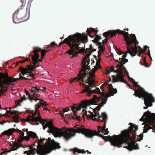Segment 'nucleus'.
Here are the masks:
<instances>
[{
	"mask_svg": "<svg viewBox=\"0 0 155 155\" xmlns=\"http://www.w3.org/2000/svg\"><path fill=\"white\" fill-rule=\"evenodd\" d=\"M127 130L122 131L121 134L118 135H114L113 137L104 136L102 135L107 134L109 133L108 129H105L106 123H105L101 127L97 126L98 132L96 130H93L85 129L83 125H76L74 127V129L68 128L65 127L58 129L55 127L52 120L49 119V133H52L55 137H63L66 141H68L74 136L76 133H81L87 137L91 138L94 136H97L102 137L105 142L109 141L111 145L114 147H120L122 145L125 143L124 147L129 150L134 149H138L137 143L135 145L137 141L136 131L138 129V126L131 123Z\"/></svg>",
	"mask_w": 155,
	"mask_h": 155,
	"instance_id": "obj_1",
	"label": "nucleus"
},
{
	"mask_svg": "<svg viewBox=\"0 0 155 155\" xmlns=\"http://www.w3.org/2000/svg\"><path fill=\"white\" fill-rule=\"evenodd\" d=\"M46 89L45 87H39L38 86L32 87L31 88V92L33 97L31 96L28 91H25L26 94L28 96V99L31 101L32 102L33 101L35 102L39 101L35 105V110L29 109L26 110L27 112L29 113L30 114L27 116V118L25 120V121L28 122L32 125H38L41 123L43 126V128L44 130L48 127V121L47 120H45L44 119L41 118L38 109L41 107V105H46L47 103L44 101L41 98H39L40 93L42 91L45 92Z\"/></svg>",
	"mask_w": 155,
	"mask_h": 155,
	"instance_id": "obj_2",
	"label": "nucleus"
},
{
	"mask_svg": "<svg viewBox=\"0 0 155 155\" xmlns=\"http://www.w3.org/2000/svg\"><path fill=\"white\" fill-rule=\"evenodd\" d=\"M98 68L95 67L92 69V71H91L89 72V74L87 75L86 73L83 75L80 74L78 76V78L75 77L72 80H70L71 83V84L73 81L76 80L77 81L82 84L84 89L81 93H87V96H90L91 94L93 93H97V94H100L101 96L99 97H101L102 98H105V93L104 92H101L100 89L98 88H96L95 89L92 90V88L93 87V85L96 84L95 80L93 79L94 76L95 72Z\"/></svg>",
	"mask_w": 155,
	"mask_h": 155,
	"instance_id": "obj_3",
	"label": "nucleus"
},
{
	"mask_svg": "<svg viewBox=\"0 0 155 155\" xmlns=\"http://www.w3.org/2000/svg\"><path fill=\"white\" fill-rule=\"evenodd\" d=\"M39 51H41L42 58H44L46 53L45 50H43L41 48L38 47L35 48L33 51L32 52L34 53V56L31 55V54L29 55V56H32V63L33 65H32L31 64L30 65H27L28 68H24L20 67L19 70H18V72L21 71V73L23 76H22L21 74H19V78H13L14 79H16L15 81H14V82L16 81L17 80H20L21 79H24V80H31L34 78V74H32L31 72H28V70L32 71H34L35 68L36 64L38 62V61H41V60L39 59V56L38 54V52Z\"/></svg>",
	"mask_w": 155,
	"mask_h": 155,
	"instance_id": "obj_4",
	"label": "nucleus"
},
{
	"mask_svg": "<svg viewBox=\"0 0 155 155\" xmlns=\"http://www.w3.org/2000/svg\"><path fill=\"white\" fill-rule=\"evenodd\" d=\"M27 136L24 137L18 140V142L21 143L23 140H29L30 138H37L38 142L37 143L38 148L37 153L40 155H45L48 153V138L46 140L44 138L39 139L37 134L34 132L29 131L28 129L26 130Z\"/></svg>",
	"mask_w": 155,
	"mask_h": 155,
	"instance_id": "obj_5",
	"label": "nucleus"
},
{
	"mask_svg": "<svg viewBox=\"0 0 155 155\" xmlns=\"http://www.w3.org/2000/svg\"><path fill=\"white\" fill-rule=\"evenodd\" d=\"M118 31L121 32L125 33V39L124 40L127 42V44L128 45H130L132 43H134L135 45L134 47H131V49L128 48V52H129L130 55L132 56H135L137 52H138L137 55L139 56H141L142 53H144L146 51L147 48L149 47L145 46L144 47V49L143 50L140 46L137 45L138 44V42L134 34H131V35L132 39L128 36V32L124 31H120L118 30Z\"/></svg>",
	"mask_w": 155,
	"mask_h": 155,
	"instance_id": "obj_6",
	"label": "nucleus"
},
{
	"mask_svg": "<svg viewBox=\"0 0 155 155\" xmlns=\"http://www.w3.org/2000/svg\"><path fill=\"white\" fill-rule=\"evenodd\" d=\"M106 99L105 98H102L101 97H98L96 95H94L93 98L89 100H85L82 102V106L84 108H86L87 106L90 105L91 104L97 105V103L100 102L101 100V102L100 103L99 105L96 107L95 108L93 109V111L94 114L91 111H89L88 113L90 114V115H87V118H93V117H97L98 114V112H97V110H98V111L100 110L101 108L103 106L104 104V100Z\"/></svg>",
	"mask_w": 155,
	"mask_h": 155,
	"instance_id": "obj_7",
	"label": "nucleus"
},
{
	"mask_svg": "<svg viewBox=\"0 0 155 155\" xmlns=\"http://www.w3.org/2000/svg\"><path fill=\"white\" fill-rule=\"evenodd\" d=\"M16 79H18L9 77L7 73H0V96L4 94V92L7 91L8 88L13 84Z\"/></svg>",
	"mask_w": 155,
	"mask_h": 155,
	"instance_id": "obj_8",
	"label": "nucleus"
},
{
	"mask_svg": "<svg viewBox=\"0 0 155 155\" xmlns=\"http://www.w3.org/2000/svg\"><path fill=\"white\" fill-rule=\"evenodd\" d=\"M134 95L140 98L142 97L144 98V104L146 106L143 107L144 109H146L148 107L152 106V103L155 102V98L152 94L146 92L143 89L141 88L138 90H135Z\"/></svg>",
	"mask_w": 155,
	"mask_h": 155,
	"instance_id": "obj_9",
	"label": "nucleus"
},
{
	"mask_svg": "<svg viewBox=\"0 0 155 155\" xmlns=\"http://www.w3.org/2000/svg\"><path fill=\"white\" fill-rule=\"evenodd\" d=\"M127 45V52L124 53L119 49L117 48L116 49V52L117 53V54L119 55L122 54L123 53L124 54L123 55L122 58H119V60H120V63L121 65L120 66H119V65H116V68H118V69L116 71V72H119V74L117 77H115L114 76L115 79H117V78H119L122 80V78H123L122 72L123 69L125 71H127L126 68L124 66V64L127 62L128 61V59H126V57L127 56V53H129L130 54L129 52H128V48L131 50V47H132L131 46H130V45ZM121 81H123L122 80Z\"/></svg>",
	"mask_w": 155,
	"mask_h": 155,
	"instance_id": "obj_10",
	"label": "nucleus"
},
{
	"mask_svg": "<svg viewBox=\"0 0 155 155\" xmlns=\"http://www.w3.org/2000/svg\"><path fill=\"white\" fill-rule=\"evenodd\" d=\"M144 117H149L151 119V121H149L147 124H145L144 126L143 133H146L150 129H152V132H154L155 129V126L152 124L153 120H155V114L151 113L148 110L145 112L143 115L140 119L141 121L145 119Z\"/></svg>",
	"mask_w": 155,
	"mask_h": 155,
	"instance_id": "obj_11",
	"label": "nucleus"
},
{
	"mask_svg": "<svg viewBox=\"0 0 155 155\" xmlns=\"http://www.w3.org/2000/svg\"><path fill=\"white\" fill-rule=\"evenodd\" d=\"M72 36L74 38L73 46H74L75 52H77L79 49V46L81 43L82 42L85 43V42L87 41V35L84 36L79 33H77L72 35Z\"/></svg>",
	"mask_w": 155,
	"mask_h": 155,
	"instance_id": "obj_12",
	"label": "nucleus"
},
{
	"mask_svg": "<svg viewBox=\"0 0 155 155\" xmlns=\"http://www.w3.org/2000/svg\"><path fill=\"white\" fill-rule=\"evenodd\" d=\"M72 35L69 36L67 38H65L63 41L59 43V46L62 45L64 43L68 45L70 48V49L67 52V53L70 55H72L71 57L73 58L76 56L78 54V52H75L74 46H73V40L74 38Z\"/></svg>",
	"mask_w": 155,
	"mask_h": 155,
	"instance_id": "obj_13",
	"label": "nucleus"
},
{
	"mask_svg": "<svg viewBox=\"0 0 155 155\" xmlns=\"http://www.w3.org/2000/svg\"><path fill=\"white\" fill-rule=\"evenodd\" d=\"M71 110L74 112V116H72V118L75 119H77L79 120H81L82 119V118H84V115H86L87 117V115H90V114H87V111L84 109H83L82 111V112L81 113L80 115L79 116L76 114V112L74 111V109H75L77 111H79L81 108H84L82 106V102L81 104L78 107H74L72 106L71 107Z\"/></svg>",
	"mask_w": 155,
	"mask_h": 155,
	"instance_id": "obj_14",
	"label": "nucleus"
},
{
	"mask_svg": "<svg viewBox=\"0 0 155 155\" xmlns=\"http://www.w3.org/2000/svg\"><path fill=\"white\" fill-rule=\"evenodd\" d=\"M91 54H87L86 55L84 58L83 60L82 61V62L83 64V67L82 68V70L78 74L77 77V78H78V76L80 74H81V75H83L84 74L86 73L87 75H88L89 74V72H88V71H87L88 70V71H89L90 70L89 68H87V66L88 65L89 62V59H88V58L90 55Z\"/></svg>",
	"mask_w": 155,
	"mask_h": 155,
	"instance_id": "obj_15",
	"label": "nucleus"
},
{
	"mask_svg": "<svg viewBox=\"0 0 155 155\" xmlns=\"http://www.w3.org/2000/svg\"><path fill=\"white\" fill-rule=\"evenodd\" d=\"M118 30H119L120 31H121L119 29H117L116 30L114 31H108L107 32H104L103 34V35L104 37H106L105 39L103 41V43L104 44L107 43L108 42V38H107L108 37H110V38H112L115 35L116 33H118L120 34H122L123 35L124 37V39H125V33L122 32H119L118 31Z\"/></svg>",
	"mask_w": 155,
	"mask_h": 155,
	"instance_id": "obj_16",
	"label": "nucleus"
},
{
	"mask_svg": "<svg viewBox=\"0 0 155 155\" xmlns=\"http://www.w3.org/2000/svg\"><path fill=\"white\" fill-rule=\"evenodd\" d=\"M60 147L59 143L56 142L53 139L51 140V138L49 137V153L52 150L56 149H59Z\"/></svg>",
	"mask_w": 155,
	"mask_h": 155,
	"instance_id": "obj_17",
	"label": "nucleus"
},
{
	"mask_svg": "<svg viewBox=\"0 0 155 155\" xmlns=\"http://www.w3.org/2000/svg\"><path fill=\"white\" fill-rule=\"evenodd\" d=\"M109 92L108 94L105 93L106 95H105L106 99L104 100V104H106L107 100V97H109L111 96H113L115 94L117 93V91L116 88H114L111 84H108Z\"/></svg>",
	"mask_w": 155,
	"mask_h": 155,
	"instance_id": "obj_18",
	"label": "nucleus"
},
{
	"mask_svg": "<svg viewBox=\"0 0 155 155\" xmlns=\"http://www.w3.org/2000/svg\"><path fill=\"white\" fill-rule=\"evenodd\" d=\"M19 9H18L13 15V21L15 23H18L20 22V20L23 18V15L19 13Z\"/></svg>",
	"mask_w": 155,
	"mask_h": 155,
	"instance_id": "obj_19",
	"label": "nucleus"
},
{
	"mask_svg": "<svg viewBox=\"0 0 155 155\" xmlns=\"http://www.w3.org/2000/svg\"><path fill=\"white\" fill-rule=\"evenodd\" d=\"M71 107H70L68 108L65 109L61 108L59 109L58 110H56V112L57 113L58 112L59 114L61 115L62 118L65 120V118H68L70 117V116L66 114L64 115L63 114L64 112L68 111L70 110L71 109Z\"/></svg>",
	"mask_w": 155,
	"mask_h": 155,
	"instance_id": "obj_20",
	"label": "nucleus"
},
{
	"mask_svg": "<svg viewBox=\"0 0 155 155\" xmlns=\"http://www.w3.org/2000/svg\"><path fill=\"white\" fill-rule=\"evenodd\" d=\"M91 119L94 120H97L101 122L104 121V123H105V121L106 122V120L107 119V117L106 114L105 113L103 112L101 114V115H99L98 114L97 117H93V119Z\"/></svg>",
	"mask_w": 155,
	"mask_h": 155,
	"instance_id": "obj_21",
	"label": "nucleus"
},
{
	"mask_svg": "<svg viewBox=\"0 0 155 155\" xmlns=\"http://www.w3.org/2000/svg\"><path fill=\"white\" fill-rule=\"evenodd\" d=\"M117 68V69L115 71L114 70V67H113V66H111V67H110V71L111 72H112V71H114V72H116V73H117V75L116 76H115V75H113L112 76V77H113V82H118V81H120V82H123V83H126L124 80L123 79V78H124V74H123V72H122V77H123V78H122V80L123 81H121V79H120L119 78H117V79H115V78H114V76L115 77H117V76H118V74H119V72H116V71L118 69V68Z\"/></svg>",
	"mask_w": 155,
	"mask_h": 155,
	"instance_id": "obj_22",
	"label": "nucleus"
},
{
	"mask_svg": "<svg viewBox=\"0 0 155 155\" xmlns=\"http://www.w3.org/2000/svg\"><path fill=\"white\" fill-rule=\"evenodd\" d=\"M15 131H17L20 133L21 131L18 129H15V128L9 129L8 130L4 131L0 135V137H1L4 135H11Z\"/></svg>",
	"mask_w": 155,
	"mask_h": 155,
	"instance_id": "obj_23",
	"label": "nucleus"
},
{
	"mask_svg": "<svg viewBox=\"0 0 155 155\" xmlns=\"http://www.w3.org/2000/svg\"><path fill=\"white\" fill-rule=\"evenodd\" d=\"M30 149L29 150L25 151V153H26L27 155H35V152L36 151L35 148L30 147Z\"/></svg>",
	"mask_w": 155,
	"mask_h": 155,
	"instance_id": "obj_24",
	"label": "nucleus"
},
{
	"mask_svg": "<svg viewBox=\"0 0 155 155\" xmlns=\"http://www.w3.org/2000/svg\"><path fill=\"white\" fill-rule=\"evenodd\" d=\"M73 153L74 154H76V153H86V151L84 150H81V149H78L77 148H75L73 149Z\"/></svg>",
	"mask_w": 155,
	"mask_h": 155,
	"instance_id": "obj_25",
	"label": "nucleus"
},
{
	"mask_svg": "<svg viewBox=\"0 0 155 155\" xmlns=\"http://www.w3.org/2000/svg\"><path fill=\"white\" fill-rule=\"evenodd\" d=\"M97 30L96 31L95 30V29L91 28H88L87 30V32L88 34V35L91 38H94V36H91L90 34L91 32H94L95 33H96Z\"/></svg>",
	"mask_w": 155,
	"mask_h": 155,
	"instance_id": "obj_26",
	"label": "nucleus"
},
{
	"mask_svg": "<svg viewBox=\"0 0 155 155\" xmlns=\"http://www.w3.org/2000/svg\"><path fill=\"white\" fill-rule=\"evenodd\" d=\"M98 49H99V50L98 51V57L100 60H101V58H100V56L101 55V53L100 51L101 52H103L104 51L105 48L103 46H99L98 47Z\"/></svg>",
	"mask_w": 155,
	"mask_h": 155,
	"instance_id": "obj_27",
	"label": "nucleus"
},
{
	"mask_svg": "<svg viewBox=\"0 0 155 155\" xmlns=\"http://www.w3.org/2000/svg\"><path fill=\"white\" fill-rule=\"evenodd\" d=\"M27 98L24 95L23 97H21V99L19 100L18 101H17V106H21V103L24 100H26Z\"/></svg>",
	"mask_w": 155,
	"mask_h": 155,
	"instance_id": "obj_28",
	"label": "nucleus"
},
{
	"mask_svg": "<svg viewBox=\"0 0 155 155\" xmlns=\"http://www.w3.org/2000/svg\"><path fill=\"white\" fill-rule=\"evenodd\" d=\"M98 31H97V32L95 34V35L94 36V37L95 36H96L94 38V39L96 40L97 41H98L99 40L102 39V38L100 36H99L98 35H97V32Z\"/></svg>",
	"mask_w": 155,
	"mask_h": 155,
	"instance_id": "obj_29",
	"label": "nucleus"
},
{
	"mask_svg": "<svg viewBox=\"0 0 155 155\" xmlns=\"http://www.w3.org/2000/svg\"><path fill=\"white\" fill-rule=\"evenodd\" d=\"M132 83H133L135 86L136 87H139V88L137 90H138L139 89L141 88L143 89V88L140 87V86L138 84L137 82H135L134 79H132Z\"/></svg>",
	"mask_w": 155,
	"mask_h": 155,
	"instance_id": "obj_30",
	"label": "nucleus"
},
{
	"mask_svg": "<svg viewBox=\"0 0 155 155\" xmlns=\"http://www.w3.org/2000/svg\"><path fill=\"white\" fill-rule=\"evenodd\" d=\"M143 133H142L139 135L138 136V137L137 138V140L138 141H140L143 139Z\"/></svg>",
	"mask_w": 155,
	"mask_h": 155,
	"instance_id": "obj_31",
	"label": "nucleus"
},
{
	"mask_svg": "<svg viewBox=\"0 0 155 155\" xmlns=\"http://www.w3.org/2000/svg\"><path fill=\"white\" fill-rule=\"evenodd\" d=\"M55 45H57V44L54 42H52L50 45L49 44V51L51 50V48L54 47Z\"/></svg>",
	"mask_w": 155,
	"mask_h": 155,
	"instance_id": "obj_32",
	"label": "nucleus"
},
{
	"mask_svg": "<svg viewBox=\"0 0 155 155\" xmlns=\"http://www.w3.org/2000/svg\"><path fill=\"white\" fill-rule=\"evenodd\" d=\"M18 148V144L16 143H15L14 146L12 148V150H17Z\"/></svg>",
	"mask_w": 155,
	"mask_h": 155,
	"instance_id": "obj_33",
	"label": "nucleus"
},
{
	"mask_svg": "<svg viewBox=\"0 0 155 155\" xmlns=\"http://www.w3.org/2000/svg\"><path fill=\"white\" fill-rule=\"evenodd\" d=\"M114 60L117 62L118 63V64H117V65H119V66H120L121 65V64L120 63V60H119V59H117V58L116 57H115V58H114Z\"/></svg>",
	"mask_w": 155,
	"mask_h": 155,
	"instance_id": "obj_34",
	"label": "nucleus"
},
{
	"mask_svg": "<svg viewBox=\"0 0 155 155\" xmlns=\"http://www.w3.org/2000/svg\"><path fill=\"white\" fill-rule=\"evenodd\" d=\"M22 131H23V132H22V131H21V132L20 133V135H21V137L20 138V139H18V140H20L21 138H23V137H24V132L25 131V130H22Z\"/></svg>",
	"mask_w": 155,
	"mask_h": 155,
	"instance_id": "obj_35",
	"label": "nucleus"
},
{
	"mask_svg": "<svg viewBox=\"0 0 155 155\" xmlns=\"http://www.w3.org/2000/svg\"><path fill=\"white\" fill-rule=\"evenodd\" d=\"M13 119L14 120V122L16 123L18 122V116H15L13 117Z\"/></svg>",
	"mask_w": 155,
	"mask_h": 155,
	"instance_id": "obj_36",
	"label": "nucleus"
},
{
	"mask_svg": "<svg viewBox=\"0 0 155 155\" xmlns=\"http://www.w3.org/2000/svg\"><path fill=\"white\" fill-rule=\"evenodd\" d=\"M38 142V140H37V141L36 140L35 141V142H34V144L33 145V146H37V150L36 149V151H37V152L38 151V148H37V143Z\"/></svg>",
	"mask_w": 155,
	"mask_h": 155,
	"instance_id": "obj_37",
	"label": "nucleus"
},
{
	"mask_svg": "<svg viewBox=\"0 0 155 155\" xmlns=\"http://www.w3.org/2000/svg\"><path fill=\"white\" fill-rule=\"evenodd\" d=\"M124 81L126 82V83H125L126 84L130 89H132L133 91H135V90H137L136 89L135 90L134 89L132 88L130 85H129L128 84H127V82L125 81ZM135 93H134V94Z\"/></svg>",
	"mask_w": 155,
	"mask_h": 155,
	"instance_id": "obj_38",
	"label": "nucleus"
},
{
	"mask_svg": "<svg viewBox=\"0 0 155 155\" xmlns=\"http://www.w3.org/2000/svg\"><path fill=\"white\" fill-rule=\"evenodd\" d=\"M97 44L98 46H102V45L104 44V43H103V42L102 43L101 42H99L98 41Z\"/></svg>",
	"mask_w": 155,
	"mask_h": 155,
	"instance_id": "obj_39",
	"label": "nucleus"
},
{
	"mask_svg": "<svg viewBox=\"0 0 155 155\" xmlns=\"http://www.w3.org/2000/svg\"><path fill=\"white\" fill-rule=\"evenodd\" d=\"M10 112L11 114H16L18 113V111L16 110H14L13 111L12 110H11L10 111Z\"/></svg>",
	"mask_w": 155,
	"mask_h": 155,
	"instance_id": "obj_40",
	"label": "nucleus"
},
{
	"mask_svg": "<svg viewBox=\"0 0 155 155\" xmlns=\"http://www.w3.org/2000/svg\"><path fill=\"white\" fill-rule=\"evenodd\" d=\"M34 0H29L28 2V4H30V6H31V4L32 3V2H33V1H34Z\"/></svg>",
	"mask_w": 155,
	"mask_h": 155,
	"instance_id": "obj_41",
	"label": "nucleus"
},
{
	"mask_svg": "<svg viewBox=\"0 0 155 155\" xmlns=\"http://www.w3.org/2000/svg\"><path fill=\"white\" fill-rule=\"evenodd\" d=\"M147 55L150 57V58L152 60L151 58V57L150 56V52L149 49V50H148V53H147Z\"/></svg>",
	"mask_w": 155,
	"mask_h": 155,
	"instance_id": "obj_42",
	"label": "nucleus"
},
{
	"mask_svg": "<svg viewBox=\"0 0 155 155\" xmlns=\"http://www.w3.org/2000/svg\"><path fill=\"white\" fill-rule=\"evenodd\" d=\"M104 86L102 84L101 86V87H100V88L102 90V91H103V92H104V90H103V88H104Z\"/></svg>",
	"mask_w": 155,
	"mask_h": 155,
	"instance_id": "obj_43",
	"label": "nucleus"
},
{
	"mask_svg": "<svg viewBox=\"0 0 155 155\" xmlns=\"http://www.w3.org/2000/svg\"><path fill=\"white\" fill-rule=\"evenodd\" d=\"M25 61H31V60L29 59V57H26L25 58V59L24 60Z\"/></svg>",
	"mask_w": 155,
	"mask_h": 155,
	"instance_id": "obj_44",
	"label": "nucleus"
},
{
	"mask_svg": "<svg viewBox=\"0 0 155 155\" xmlns=\"http://www.w3.org/2000/svg\"><path fill=\"white\" fill-rule=\"evenodd\" d=\"M94 43L97 44L98 42V41H97L95 39L93 40L92 41Z\"/></svg>",
	"mask_w": 155,
	"mask_h": 155,
	"instance_id": "obj_45",
	"label": "nucleus"
},
{
	"mask_svg": "<svg viewBox=\"0 0 155 155\" xmlns=\"http://www.w3.org/2000/svg\"><path fill=\"white\" fill-rule=\"evenodd\" d=\"M25 61L24 60H21V61H20L19 62V63H24Z\"/></svg>",
	"mask_w": 155,
	"mask_h": 155,
	"instance_id": "obj_46",
	"label": "nucleus"
},
{
	"mask_svg": "<svg viewBox=\"0 0 155 155\" xmlns=\"http://www.w3.org/2000/svg\"><path fill=\"white\" fill-rule=\"evenodd\" d=\"M109 84H108L107 83L105 82H104L103 84L104 86H105L106 85H108Z\"/></svg>",
	"mask_w": 155,
	"mask_h": 155,
	"instance_id": "obj_47",
	"label": "nucleus"
},
{
	"mask_svg": "<svg viewBox=\"0 0 155 155\" xmlns=\"http://www.w3.org/2000/svg\"><path fill=\"white\" fill-rule=\"evenodd\" d=\"M110 72H111L110 71H108V70H107L106 71V74H109Z\"/></svg>",
	"mask_w": 155,
	"mask_h": 155,
	"instance_id": "obj_48",
	"label": "nucleus"
},
{
	"mask_svg": "<svg viewBox=\"0 0 155 155\" xmlns=\"http://www.w3.org/2000/svg\"><path fill=\"white\" fill-rule=\"evenodd\" d=\"M90 48L91 50L93 48V46H92V45L91 44L90 45Z\"/></svg>",
	"mask_w": 155,
	"mask_h": 155,
	"instance_id": "obj_49",
	"label": "nucleus"
},
{
	"mask_svg": "<svg viewBox=\"0 0 155 155\" xmlns=\"http://www.w3.org/2000/svg\"><path fill=\"white\" fill-rule=\"evenodd\" d=\"M96 49H94L93 48L91 50L92 51V52H94L95 51H96Z\"/></svg>",
	"mask_w": 155,
	"mask_h": 155,
	"instance_id": "obj_50",
	"label": "nucleus"
},
{
	"mask_svg": "<svg viewBox=\"0 0 155 155\" xmlns=\"http://www.w3.org/2000/svg\"><path fill=\"white\" fill-rule=\"evenodd\" d=\"M129 78L130 81H131L132 82V79H133L131 78Z\"/></svg>",
	"mask_w": 155,
	"mask_h": 155,
	"instance_id": "obj_51",
	"label": "nucleus"
},
{
	"mask_svg": "<svg viewBox=\"0 0 155 155\" xmlns=\"http://www.w3.org/2000/svg\"><path fill=\"white\" fill-rule=\"evenodd\" d=\"M129 78L130 81H131L132 82V79H133L131 78Z\"/></svg>",
	"mask_w": 155,
	"mask_h": 155,
	"instance_id": "obj_52",
	"label": "nucleus"
},
{
	"mask_svg": "<svg viewBox=\"0 0 155 155\" xmlns=\"http://www.w3.org/2000/svg\"><path fill=\"white\" fill-rule=\"evenodd\" d=\"M2 115V116H4L5 117H6V116H7L6 114H4L3 115Z\"/></svg>",
	"mask_w": 155,
	"mask_h": 155,
	"instance_id": "obj_53",
	"label": "nucleus"
},
{
	"mask_svg": "<svg viewBox=\"0 0 155 155\" xmlns=\"http://www.w3.org/2000/svg\"><path fill=\"white\" fill-rule=\"evenodd\" d=\"M124 30L128 31V28H127L126 29H124Z\"/></svg>",
	"mask_w": 155,
	"mask_h": 155,
	"instance_id": "obj_54",
	"label": "nucleus"
},
{
	"mask_svg": "<svg viewBox=\"0 0 155 155\" xmlns=\"http://www.w3.org/2000/svg\"><path fill=\"white\" fill-rule=\"evenodd\" d=\"M86 152H87L88 153H91V152H90H90H89V151L88 150H87L86 151Z\"/></svg>",
	"mask_w": 155,
	"mask_h": 155,
	"instance_id": "obj_55",
	"label": "nucleus"
},
{
	"mask_svg": "<svg viewBox=\"0 0 155 155\" xmlns=\"http://www.w3.org/2000/svg\"><path fill=\"white\" fill-rule=\"evenodd\" d=\"M0 124H3V123L1 122H0Z\"/></svg>",
	"mask_w": 155,
	"mask_h": 155,
	"instance_id": "obj_56",
	"label": "nucleus"
},
{
	"mask_svg": "<svg viewBox=\"0 0 155 155\" xmlns=\"http://www.w3.org/2000/svg\"><path fill=\"white\" fill-rule=\"evenodd\" d=\"M19 62H17V63H16V65H18V64H19Z\"/></svg>",
	"mask_w": 155,
	"mask_h": 155,
	"instance_id": "obj_57",
	"label": "nucleus"
},
{
	"mask_svg": "<svg viewBox=\"0 0 155 155\" xmlns=\"http://www.w3.org/2000/svg\"><path fill=\"white\" fill-rule=\"evenodd\" d=\"M6 123L5 121H4L3 122V124H4V123Z\"/></svg>",
	"mask_w": 155,
	"mask_h": 155,
	"instance_id": "obj_58",
	"label": "nucleus"
},
{
	"mask_svg": "<svg viewBox=\"0 0 155 155\" xmlns=\"http://www.w3.org/2000/svg\"><path fill=\"white\" fill-rule=\"evenodd\" d=\"M2 115L1 114V115H0V117H2Z\"/></svg>",
	"mask_w": 155,
	"mask_h": 155,
	"instance_id": "obj_59",
	"label": "nucleus"
},
{
	"mask_svg": "<svg viewBox=\"0 0 155 155\" xmlns=\"http://www.w3.org/2000/svg\"><path fill=\"white\" fill-rule=\"evenodd\" d=\"M146 67H148V66L146 64V65L145 66Z\"/></svg>",
	"mask_w": 155,
	"mask_h": 155,
	"instance_id": "obj_60",
	"label": "nucleus"
},
{
	"mask_svg": "<svg viewBox=\"0 0 155 155\" xmlns=\"http://www.w3.org/2000/svg\"><path fill=\"white\" fill-rule=\"evenodd\" d=\"M15 126H16V125H15H15H14V127H15Z\"/></svg>",
	"mask_w": 155,
	"mask_h": 155,
	"instance_id": "obj_61",
	"label": "nucleus"
},
{
	"mask_svg": "<svg viewBox=\"0 0 155 155\" xmlns=\"http://www.w3.org/2000/svg\"><path fill=\"white\" fill-rule=\"evenodd\" d=\"M63 38V37H62L61 38V39H62V38Z\"/></svg>",
	"mask_w": 155,
	"mask_h": 155,
	"instance_id": "obj_62",
	"label": "nucleus"
},
{
	"mask_svg": "<svg viewBox=\"0 0 155 155\" xmlns=\"http://www.w3.org/2000/svg\"><path fill=\"white\" fill-rule=\"evenodd\" d=\"M47 48H48V45L47 46Z\"/></svg>",
	"mask_w": 155,
	"mask_h": 155,
	"instance_id": "obj_63",
	"label": "nucleus"
},
{
	"mask_svg": "<svg viewBox=\"0 0 155 155\" xmlns=\"http://www.w3.org/2000/svg\"><path fill=\"white\" fill-rule=\"evenodd\" d=\"M47 132L48 133V130H47Z\"/></svg>",
	"mask_w": 155,
	"mask_h": 155,
	"instance_id": "obj_64",
	"label": "nucleus"
}]
</instances>
